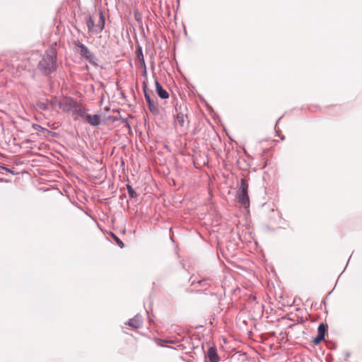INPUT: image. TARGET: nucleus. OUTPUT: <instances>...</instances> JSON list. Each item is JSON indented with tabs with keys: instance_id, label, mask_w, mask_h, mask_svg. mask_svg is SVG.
<instances>
[{
	"instance_id": "obj_3",
	"label": "nucleus",
	"mask_w": 362,
	"mask_h": 362,
	"mask_svg": "<svg viewBox=\"0 0 362 362\" xmlns=\"http://www.w3.org/2000/svg\"><path fill=\"white\" fill-rule=\"evenodd\" d=\"M248 184L245 179L241 180L240 187L238 192L239 202L246 206L249 204V196L247 194Z\"/></svg>"
},
{
	"instance_id": "obj_17",
	"label": "nucleus",
	"mask_w": 362,
	"mask_h": 362,
	"mask_svg": "<svg viewBox=\"0 0 362 362\" xmlns=\"http://www.w3.org/2000/svg\"><path fill=\"white\" fill-rule=\"evenodd\" d=\"M112 238H114V240H115V242L117 243V244L122 248L124 247V243H122V241L118 238L115 235L112 234Z\"/></svg>"
},
{
	"instance_id": "obj_20",
	"label": "nucleus",
	"mask_w": 362,
	"mask_h": 362,
	"mask_svg": "<svg viewBox=\"0 0 362 362\" xmlns=\"http://www.w3.org/2000/svg\"><path fill=\"white\" fill-rule=\"evenodd\" d=\"M33 127L35 129H44V128L41 127L40 126L37 125V124H34L33 125Z\"/></svg>"
},
{
	"instance_id": "obj_18",
	"label": "nucleus",
	"mask_w": 362,
	"mask_h": 362,
	"mask_svg": "<svg viewBox=\"0 0 362 362\" xmlns=\"http://www.w3.org/2000/svg\"><path fill=\"white\" fill-rule=\"evenodd\" d=\"M127 191H128L129 195L131 197L133 198V197H136V193L134 191L132 187H131L130 185H127Z\"/></svg>"
},
{
	"instance_id": "obj_2",
	"label": "nucleus",
	"mask_w": 362,
	"mask_h": 362,
	"mask_svg": "<svg viewBox=\"0 0 362 362\" xmlns=\"http://www.w3.org/2000/svg\"><path fill=\"white\" fill-rule=\"evenodd\" d=\"M86 25L91 32L101 31L105 25V18L102 12L98 16H88L86 18Z\"/></svg>"
},
{
	"instance_id": "obj_1",
	"label": "nucleus",
	"mask_w": 362,
	"mask_h": 362,
	"mask_svg": "<svg viewBox=\"0 0 362 362\" xmlns=\"http://www.w3.org/2000/svg\"><path fill=\"white\" fill-rule=\"evenodd\" d=\"M56 49L54 47H49L39 63V69L45 74L54 71L56 69Z\"/></svg>"
},
{
	"instance_id": "obj_14",
	"label": "nucleus",
	"mask_w": 362,
	"mask_h": 362,
	"mask_svg": "<svg viewBox=\"0 0 362 362\" xmlns=\"http://www.w3.org/2000/svg\"><path fill=\"white\" fill-rule=\"evenodd\" d=\"M137 58L140 62L144 63V58L142 53V50L141 47H138L136 51Z\"/></svg>"
},
{
	"instance_id": "obj_12",
	"label": "nucleus",
	"mask_w": 362,
	"mask_h": 362,
	"mask_svg": "<svg viewBox=\"0 0 362 362\" xmlns=\"http://www.w3.org/2000/svg\"><path fill=\"white\" fill-rule=\"evenodd\" d=\"M142 321L137 316L134 318L130 319L127 322V325L134 329H137L141 326Z\"/></svg>"
},
{
	"instance_id": "obj_8",
	"label": "nucleus",
	"mask_w": 362,
	"mask_h": 362,
	"mask_svg": "<svg viewBox=\"0 0 362 362\" xmlns=\"http://www.w3.org/2000/svg\"><path fill=\"white\" fill-rule=\"evenodd\" d=\"M156 91L158 96L162 99H167L169 98V93L163 88L162 86L158 81L155 82Z\"/></svg>"
},
{
	"instance_id": "obj_15",
	"label": "nucleus",
	"mask_w": 362,
	"mask_h": 362,
	"mask_svg": "<svg viewBox=\"0 0 362 362\" xmlns=\"http://www.w3.org/2000/svg\"><path fill=\"white\" fill-rule=\"evenodd\" d=\"M50 105L53 110H56L57 107H59V103H60V100H57V98H53L49 102Z\"/></svg>"
},
{
	"instance_id": "obj_10",
	"label": "nucleus",
	"mask_w": 362,
	"mask_h": 362,
	"mask_svg": "<svg viewBox=\"0 0 362 362\" xmlns=\"http://www.w3.org/2000/svg\"><path fill=\"white\" fill-rule=\"evenodd\" d=\"M144 97H145V99L148 105L150 110L153 113L158 112L157 107L154 105L153 102L151 100L150 95L147 93L145 88H144Z\"/></svg>"
},
{
	"instance_id": "obj_13",
	"label": "nucleus",
	"mask_w": 362,
	"mask_h": 362,
	"mask_svg": "<svg viewBox=\"0 0 362 362\" xmlns=\"http://www.w3.org/2000/svg\"><path fill=\"white\" fill-rule=\"evenodd\" d=\"M327 327H328V326L326 324H324V323L320 324V325L318 326V328H317V335L320 336V337L325 338V334L327 330Z\"/></svg>"
},
{
	"instance_id": "obj_6",
	"label": "nucleus",
	"mask_w": 362,
	"mask_h": 362,
	"mask_svg": "<svg viewBox=\"0 0 362 362\" xmlns=\"http://www.w3.org/2000/svg\"><path fill=\"white\" fill-rule=\"evenodd\" d=\"M86 110L85 107L80 103L77 101L75 103V105L73 106L71 112L74 116V119H77L78 117H84Z\"/></svg>"
},
{
	"instance_id": "obj_4",
	"label": "nucleus",
	"mask_w": 362,
	"mask_h": 362,
	"mask_svg": "<svg viewBox=\"0 0 362 362\" xmlns=\"http://www.w3.org/2000/svg\"><path fill=\"white\" fill-rule=\"evenodd\" d=\"M176 121L180 127L187 126L189 122L187 118V107L180 106L179 108L176 107Z\"/></svg>"
},
{
	"instance_id": "obj_9",
	"label": "nucleus",
	"mask_w": 362,
	"mask_h": 362,
	"mask_svg": "<svg viewBox=\"0 0 362 362\" xmlns=\"http://www.w3.org/2000/svg\"><path fill=\"white\" fill-rule=\"evenodd\" d=\"M86 118L87 122L92 126H98L100 124V118L98 115H86L85 117Z\"/></svg>"
},
{
	"instance_id": "obj_7",
	"label": "nucleus",
	"mask_w": 362,
	"mask_h": 362,
	"mask_svg": "<svg viewBox=\"0 0 362 362\" xmlns=\"http://www.w3.org/2000/svg\"><path fill=\"white\" fill-rule=\"evenodd\" d=\"M81 54L82 57L89 61L93 65H96V59L95 56L86 47H81Z\"/></svg>"
},
{
	"instance_id": "obj_5",
	"label": "nucleus",
	"mask_w": 362,
	"mask_h": 362,
	"mask_svg": "<svg viewBox=\"0 0 362 362\" xmlns=\"http://www.w3.org/2000/svg\"><path fill=\"white\" fill-rule=\"evenodd\" d=\"M76 102V100L71 98H64L60 100V103H59V108L64 112L70 113Z\"/></svg>"
},
{
	"instance_id": "obj_11",
	"label": "nucleus",
	"mask_w": 362,
	"mask_h": 362,
	"mask_svg": "<svg viewBox=\"0 0 362 362\" xmlns=\"http://www.w3.org/2000/svg\"><path fill=\"white\" fill-rule=\"evenodd\" d=\"M208 357L211 362H218L219 358L215 348L210 347L208 350Z\"/></svg>"
},
{
	"instance_id": "obj_19",
	"label": "nucleus",
	"mask_w": 362,
	"mask_h": 362,
	"mask_svg": "<svg viewBox=\"0 0 362 362\" xmlns=\"http://www.w3.org/2000/svg\"><path fill=\"white\" fill-rule=\"evenodd\" d=\"M134 17L137 21H139L141 19V16L139 13H135Z\"/></svg>"
},
{
	"instance_id": "obj_16",
	"label": "nucleus",
	"mask_w": 362,
	"mask_h": 362,
	"mask_svg": "<svg viewBox=\"0 0 362 362\" xmlns=\"http://www.w3.org/2000/svg\"><path fill=\"white\" fill-rule=\"evenodd\" d=\"M324 339V338L322 337H320V336H317L316 337L313 338V340H312V342L313 343L314 345H317L319 344L322 340Z\"/></svg>"
}]
</instances>
